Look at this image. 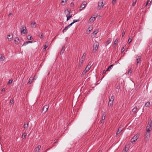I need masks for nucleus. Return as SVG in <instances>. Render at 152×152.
<instances>
[{
  "label": "nucleus",
  "mask_w": 152,
  "mask_h": 152,
  "mask_svg": "<svg viewBox=\"0 0 152 152\" xmlns=\"http://www.w3.org/2000/svg\"><path fill=\"white\" fill-rule=\"evenodd\" d=\"M114 99L115 97L114 96L112 95L110 97L108 103V106H110L113 104Z\"/></svg>",
  "instance_id": "nucleus-1"
},
{
  "label": "nucleus",
  "mask_w": 152,
  "mask_h": 152,
  "mask_svg": "<svg viewBox=\"0 0 152 152\" xmlns=\"http://www.w3.org/2000/svg\"><path fill=\"white\" fill-rule=\"evenodd\" d=\"M151 131L150 129H148L146 130V132L145 133V138H146L147 139H148L150 137V132Z\"/></svg>",
  "instance_id": "nucleus-2"
},
{
  "label": "nucleus",
  "mask_w": 152,
  "mask_h": 152,
  "mask_svg": "<svg viewBox=\"0 0 152 152\" xmlns=\"http://www.w3.org/2000/svg\"><path fill=\"white\" fill-rule=\"evenodd\" d=\"M138 137L137 134L135 135L131 140V142L132 143H134L137 139Z\"/></svg>",
  "instance_id": "nucleus-3"
},
{
  "label": "nucleus",
  "mask_w": 152,
  "mask_h": 152,
  "mask_svg": "<svg viewBox=\"0 0 152 152\" xmlns=\"http://www.w3.org/2000/svg\"><path fill=\"white\" fill-rule=\"evenodd\" d=\"M103 6V1L102 0H100L98 2V7L99 10L101 8H102Z\"/></svg>",
  "instance_id": "nucleus-4"
},
{
  "label": "nucleus",
  "mask_w": 152,
  "mask_h": 152,
  "mask_svg": "<svg viewBox=\"0 0 152 152\" xmlns=\"http://www.w3.org/2000/svg\"><path fill=\"white\" fill-rule=\"evenodd\" d=\"M26 31V28L24 26H22L21 28V32L22 33L25 34Z\"/></svg>",
  "instance_id": "nucleus-5"
},
{
  "label": "nucleus",
  "mask_w": 152,
  "mask_h": 152,
  "mask_svg": "<svg viewBox=\"0 0 152 152\" xmlns=\"http://www.w3.org/2000/svg\"><path fill=\"white\" fill-rule=\"evenodd\" d=\"M152 124V120L151 121H149L148 124L146 127V130H147L148 129H150L151 127V124Z\"/></svg>",
  "instance_id": "nucleus-6"
},
{
  "label": "nucleus",
  "mask_w": 152,
  "mask_h": 152,
  "mask_svg": "<svg viewBox=\"0 0 152 152\" xmlns=\"http://www.w3.org/2000/svg\"><path fill=\"white\" fill-rule=\"evenodd\" d=\"M49 106L48 105H45L42 108V110L44 111L45 113L48 110Z\"/></svg>",
  "instance_id": "nucleus-7"
},
{
  "label": "nucleus",
  "mask_w": 152,
  "mask_h": 152,
  "mask_svg": "<svg viewBox=\"0 0 152 152\" xmlns=\"http://www.w3.org/2000/svg\"><path fill=\"white\" fill-rule=\"evenodd\" d=\"M84 60V58H81L80 59L79 63V66H81L82 65L83 61Z\"/></svg>",
  "instance_id": "nucleus-8"
},
{
  "label": "nucleus",
  "mask_w": 152,
  "mask_h": 152,
  "mask_svg": "<svg viewBox=\"0 0 152 152\" xmlns=\"http://www.w3.org/2000/svg\"><path fill=\"white\" fill-rule=\"evenodd\" d=\"M15 42L16 44H18L20 43V41L19 40V39L18 37H16L15 39Z\"/></svg>",
  "instance_id": "nucleus-9"
},
{
  "label": "nucleus",
  "mask_w": 152,
  "mask_h": 152,
  "mask_svg": "<svg viewBox=\"0 0 152 152\" xmlns=\"http://www.w3.org/2000/svg\"><path fill=\"white\" fill-rule=\"evenodd\" d=\"M93 64H92V62H89L88 63V65L86 67L87 68V70H89L91 67L93 65Z\"/></svg>",
  "instance_id": "nucleus-10"
},
{
  "label": "nucleus",
  "mask_w": 152,
  "mask_h": 152,
  "mask_svg": "<svg viewBox=\"0 0 152 152\" xmlns=\"http://www.w3.org/2000/svg\"><path fill=\"white\" fill-rule=\"evenodd\" d=\"M96 17H94L93 18L92 17H91L90 19H89V23H92L93 22L94 20H96Z\"/></svg>",
  "instance_id": "nucleus-11"
},
{
  "label": "nucleus",
  "mask_w": 152,
  "mask_h": 152,
  "mask_svg": "<svg viewBox=\"0 0 152 152\" xmlns=\"http://www.w3.org/2000/svg\"><path fill=\"white\" fill-rule=\"evenodd\" d=\"M33 78L32 77H31L29 79L28 82L27 84H31L33 82Z\"/></svg>",
  "instance_id": "nucleus-12"
},
{
  "label": "nucleus",
  "mask_w": 152,
  "mask_h": 152,
  "mask_svg": "<svg viewBox=\"0 0 152 152\" xmlns=\"http://www.w3.org/2000/svg\"><path fill=\"white\" fill-rule=\"evenodd\" d=\"M31 25L32 27L34 28H35L36 27V23L35 22L33 21L31 23Z\"/></svg>",
  "instance_id": "nucleus-13"
},
{
  "label": "nucleus",
  "mask_w": 152,
  "mask_h": 152,
  "mask_svg": "<svg viewBox=\"0 0 152 152\" xmlns=\"http://www.w3.org/2000/svg\"><path fill=\"white\" fill-rule=\"evenodd\" d=\"M122 131V129H121V128H119L118 131H117L116 134V136H117V135L118 134Z\"/></svg>",
  "instance_id": "nucleus-14"
},
{
  "label": "nucleus",
  "mask_w": 152,
  "mask_h": 152,
  "mask_svg": "<svg viewBox=\"0 0 152 152\" xmlns=\"http://www.w3.org/2000/svg\"><path fill=\"white\" fill-rule=\"evenodd\" d=\"M7 38L8 39H10L12 40L13 38V34H9L8 35Z\"/></svg>",
  "instance_id": "nucleus-15"
},
{
  "label": "nucleus",
  "mask_w": 152,
  "mask_h": 152,
  "mask_svg": "<svg viewBox=\"0 0 152 152\" xmlns=\"http://www.w3.org/2000/svg\"><path fill=\"white\" fill-rule=\"evenodd\" d=\"M99 46V43L98 42L96 41L95 42L94 44L93 47H96L98 48Z\"/></svg>",
  "instance_id": "nucleus-16"
},
{
  "label": "nucleus",
  "mask_w": 152,
  "mask_h": 152,
  "mask_svg": "<svg viewBox=\"0 0 152 152\" xmlns=\"http://www.w3.org/2000/svg\"><path fill=\"white\" fill-rule=\"evenodd\" d=\"M150 102H148L145 104V106L146 107H150Z\"/></svg>",
  "instance_id": "nucleus-17"
},
{
  "label": "nucleus",
  "mask_w": 152,
  "mask_h": 152,
  "mask_svg": "<svg viewBox=\"0 0 152 152\" xmlns=\"http://www.w3.org/2000/svg\"><path fill=\"white\" fill-rule=\"evenodd\" d=\"M65 47L64 46L62 47V49L61 50L60 54H62L65 51Z\"/></svg>",
  "instance_id": "nucleus-18"
},
{
  "label": "nucleus",
  "mask_w": 152,
  "mask_h": 152,
  "mask_svg": "<svg viewBox=\"0 0 152 152\" xmlns=\"http://www.w3.org/2000/svg\"><path fill=\"white\" fill-rule=\"evenodd\" d=\"M106 114V113H103L102 116V121L104 120H105V118Z\"/></svg>",
  "instance_id": "nucleus-19"
},
{
  "label": "nucleus",
  "mask_w": 152,
  "mask_h": 152,
  "mask_svg": "<svg viewBox=\"0 0 152 152\" xmlns=\"http://www.w3.org/2000/svg\"><path fill=\"white\" fill-rule=\"evenodd\" d=\"M66 17H67L66 21H67L69 20V19L71 18L72 17V15H69L68 16V15H66Z\"/></svg>",
  "instance_id": "nucleus-20"
},
{
  "label": "nucleus",
  "mask_w": 152,
  "mask_h": 152,
  "mask_svg": "<svg viewBox=\"0 0 152 152\" xmlns=\"http://www.w3.org/2000/svg\"><path fill=\"white\" fill-rule=\"evenodd\" d=\"M137 107H134L133 109L132 110V112L134 113H135L137 112Z\"/></svg>",
  "instance_id": "nucleus-21"
},
{
  "label": "nucleus",
  "mask_w": 152,
  "mask_h": 152,
  "mask_svg": "<svg viewBox=\"0 0 152 152\" xmlns=\"http://www.w3.org/2000/svg\"><path fill=\"white\" fill-rule=\"evenodd\" d=\"M69 28V27L68 26L66 27L63 30V33H64V32H66Z\"/></svg>",
  "instance_id": "nucleus-22"
},
{
  "label": "nucleus",
  "mask_w": 152,
  "mask_h": 152,
  "mask_svg": "<svg viewBox=\"0 0 152 152\" xmlns=\"http://www.w3.org/2000/svg\"><path fill=\"white\" fill-rule=\"evenodd\" d=\"M28 124H25L24 125L23 127H24V129H26V128H27L28 127Z\"/></svg>",
  "instance_id": "nucleus-23"
},
{
  "label": "nucleus",
  "mask_w": 152,
  "mask_h": 152,
  "mask_svg": "<svg viewBox=\"0 0 152 152\" xmlns=\"http://www.w3.org/2000/svg\"><path fill=\"white\" fill-rule=\"evenodd\" d=\"M113 64H111V65H110V66H109L108 68L107 69V71H109L110 70V69H111V68L112 67H113Z\"/></svg>",
  "instance_id": "nucleus-24"
},
{
  "label": "nucleus",
  "mask_w": 152,
  "mask_h": 152,
  "mask_svg": "<svg viewBox=\"0 0 152 152\" xmlns=\"http://www.w3.org/2000/svg\"><path fill=\"white\" fill-rule=\"evenodd\" d=\"M111 42V40H109L106 42L105 43V45L107 46Z\"/></svg>",
  "instance_id": "nucleus-25"
},
{
  "label": "nucleus",
  "mask_w": 152,
  "mask_h": 152,
  "mask_svg": "<svg viewBox=\"0 0 152 152\" xmlns=\"http://www.w3.org/2000/svg\"><path fill=\"white\" fill-rule=\"evenodd\" d=\"M137 0H134V1H133V3L132 4V6H135L137 2Z\"/></svg>",
  "instance_id": "nucleus-26"
},
{
  "label": "nucleus",
  "mask_w": 152,
  "mask_h": 152,
  "mask_svg": "<svg viewBox=\"0 0 152 152\" xmlns=\"http://www.w3.org/2000/svg\"><path fill=\"white\" fill-rule=\"evenodd\" d=\"M39 36L41 38H42L43 37L42 33H40L39 34Z\"/></svg>",
  "instance_id": "nucleus-27"
},
{
  "label": "nucleus",
  "mask_w": 152,
  "mask_h": 152,
  "mask_svg": "<svg viewBox=\"0 0 152 152\" xmlns=\"http://www.w3.org/2000/svg\"><path fill=\"white\" fill-rule=\"evenodd\" d=\"M41 146L40 145H39L36 148H35V149H38V152L41 148Z\"/></svg>",
  "instance_id": "nucleus-28"
},
{
  "label": "nucleus",
  "mask_w": 152,
  "mask_h": 152,
  "mask_svg": "<svg viewBox=\"0 0 152 152\" xmlns=\"http://www.w3.org/2000/svg\"><path fill=\"white\" fill-rule=\"evenodd\" d=\"M118 39H116L115 41H114V44L113 45H115L117 43L118 41Z\"/></svg>",
  "instance_id": "nucleus-29"
},
{
  "label": "nucleus",
  "mask_w": 152,
  "mask_h": 152,
  "mask_svg": "<svg viewBox=\"0 0 152 152\" xmlns=\"http://www.w3.org/2000/svg\"><path fill=\"white\" fill-rule=\"evenodd\" d=\"M79 21H80V20L79 19H78L77 20H74L72 22H73V23H75L76 22H79Z\"/></svg>",
  "instance_id": "nucleus-30"
},
{
  "label": "nucleus",
  "mask_w": 152,
  "mask_h": 152,
  "mask_svg": "<svg viewBox=\"0 0 152 152\" xmlns=\"http://www.w3.org/2000/svg\"><path fill=\"white\" fill-rule=\"evenodd\" d=\"M137 64H138L140 62L141 59L140 58H138L137 59Z\"/></svg>",
  "instance_id": "nucleus-31"
},
{
  "label": "nucleus",
  "mask_w": 152,
  "mask_h": 152,
  "mask_svg": "<svg viewBox=\"0 0 152 152\" xmlns=\"http://www.w3.org/2000/svg\"><path fill=\"white\" fill-rule=\"evenodd\" d=\"M83 5H82L80 6V11H81L82 10H83V9L85 7V6H83L84 7H83Z\"/></svg>",
  "instance_id": "nucleus-32"
},
{
  "label": "nucleus",
  "mask_w": 152,
  "mask_h": 152,
  "mask_svg": "<svg viewBox=\"0 0 152 152\" xmlns=\"http://www.w3.org/2000/svg\"><path fill=\"white\" fill-rule=\"evenodd\" d=\"M32 38V37L31 36L28 35L27 36V39L28 40H31Z\"/></svg>",
  "instance_id": "nucleus-33"
},
{
  "label": "nucleus",
  "mask_w": 152,
  "mask_h": 152,
  "mask_svg": "<svg viewBox=\"0 0 152 152\" xmlns=\"http://www.w3.org/2000/svg\"><path fill=\"white\" fill-rule=\"evenodd\" d=\"M132 69L131 68L129 69V70L128 74H129V73H130L131 74L132 73Z\"/></svg>",
  "instance_id": "nucleus-34"
},
{
  "label": "nucleus",
  "mask_w": 152,
  "mask_h": 152,
  "mask_svg": "<svg viewBox=\"0 0 152 152\" xmlns=\"http://www.w3.org/2000/svg\"><path fill=\"white\" fill-rule=\"evenodd\" d=\"M125 31H126V30L124 29V30L123 32L122 33V37H123L124 36L125 34Z\"/></svg>",
  "instance_id": "nucleus-35"
},
{
  "label": "nucleus",
  "mask_w": 152,
  "mask_h": 152,
  "mask_svg": "<svg viewBox=\"0 0 152 152\" xmlns=\"http://www.w3.org/2000/svg\"><path fill=\"white\" fill-rule=\"evenodd\" d=\"M26 136V134L25 133H23L22 134V137L23 138H24V137Z\"/></svg>",
  "instance_id": "nucleus-36"
},
{
  "label": "nucleus",
  "mask_w": 152,
  "mask_h": 152,
  "mask_svg": "<svg viewBox=\"0 0 152 152\" xmlns=\"http://www.w3.org/2000/svg\"><path fill=\"white\" fill-rule=\"evenodd\" d=\"M28 44V41L25 42L22 45V46H26V45H27Z\"/></svg>",
  "instance_id": "nucleus-37"
},
{
  "label": "nucleus",
  "mask_w": 152,
  "mask_h": 152,
  "mask_svg": "<svg viewBox=\"0 0 152 152\" xmlns=\"http://www.w3.org/2000/svg\"><path fill=\"white\" fill-rule=\"evenodd\" d=\"M37 78V76L36 75H35L34 77L33 78V79L34 80H36Z\"/></svg>",
  "instance_id": "nucleus-38"
},
{
  "label": "nucleus",
  "mask_w": 152,
  "mask_h": 152,
  "mask_svg": "<svg viewBox=\"0 0 152 152\" xmlns=\"http://www.w3.org/2000/svg\"><path fill=\"white\" fill-rule=\"evenodd\" d=\"M89 70H87V67H86L85 69L83 71L84 72V74H86V72H88Z\"/></svg>",
  "instance_id": "nucleus-39"
},
{
  "label": "nucleus",
  "mask_w": 152,
  "mask_h": 152,
  "mask_svg": "<svg viewBox=\"0 0 152 152\" xmlns=\"http://www.w3.org/2000/svg\"><path fill=\"white\" fill-rule=\"evenodd\" d=\"M132 41V39H131V38H129V39H128V43L129 44Z\"/></svg>",
  "instance_id": "nucleus-40"
},
{
  "label": "nucleus",
  "mask_w": 152,
  "mask_h": 152,
  "mask_svg": "<svg viewBox=\"0 0 152 152\" xmlns=\"http://www.w3.org/2000/svg\"><path fill=\"white\" fill-rule=\"evenodd\" d=\"M98 48L96 47H93V50H95V51H96L98 49Z\"/></svg>",
  "instance_id": "nucleus-41"
},
{
  "label": "nucleus",
  "mask_w": 152,
  "mask_h": 152,
  "mask_svg": "<svg viewBox=\"0 0 152 152\" xmlns=\"http://www.w3.org/2000/svg\"><path fill=\"white\" fill-rule=\"evenodd\" d=\"M5 59V58H0V61H4Z\"/></svg>",
  "instance_id": "nucleus-42"
},
{
  "label": "nucleus",
  "mask_w": 152,
  "mask_h": 152,
  "mask_svg": "<svg viewBox=\"0 0 152 152\" xmlns=\"http://www.w3.org/2000/svg\"><path fill=\"white\" fill-rule=\"evenodd\" d=\"M98 31H95L93 32V34L96 35L98 33Z\"/></svg>",
  "instance_id": "nucleus-43"
},
{
  "label": "nucleus",
  "mask_w": 152,
  "mask_h": 152,
  "mask_svg": "<svg viewBox=\"0 0 152 152\" xmlns=\"http://www.w3.org/2000/svg\"><path fill=\"white\" fill-rule=\"evenodd\" d=\"M128 150V148H127L125 147V149L124 150L125 152H127Z\"/></svg>",
  "instance_id": "nucleus-44"
},
{
  "label": "nucleus",
  "mask_w": 152,
  "mask_h": 152,
  "mask_svg": "<svg viewBox=\"0 0 152 152\" xmlns=\"http://www.w3.org/2000/svg\"><path fill=\"white\" fill-rule=\"evenodd\" d=\"M12 80H10L9 81L8 83V84H11V83H12Z\"/></svg>",
  "instance_id": "nucleus-45"
},
{
  "label": "nucleus",
  "mask_w": 152,
  "mask_h": 152,
  "mask_svg": "<svg viewBox=\"0 0 152 152\" xmlns=\"http://www.w3.org/2000/svg\"><path fill=\"white\" fill-rule=\"evenodd\" d=\"M121 88V86L119 85H118L116 87V89L119 90L120 88Z\"/></svg>",
  "instance_id": "nucleus-46"
},
{
  "label": "nucleus",
  "mask_w": 152,
  "mask_h": 152,
  "mask_svg": "<svg viewBox=\"0 0 152 152\" xmlns=\"http://www.w3.org/2000/svg\"><path fill=\"white\" fill-rule=\"evenodd\" d=\"M125 48L124 47H123L122 48L121 50V52L122 53L123 52H124V50H125Z\"/></svg>",
  "instance_id": "nucleus-47"
},
{
  "label": "nucleus",
  "mask_w": 152,
  "mask_h": 152,
  "mask_svg": "<svg viewBox=\"0 0 152 152\" xmlns=\"http://www.w3.org/2000/svg\"><path fill=\"white\" fill-rule=\"evenodd\" d=\"M13 99H11V100H10V103H11L12 104H13Z\"/></svg>",
  "instance_id": "nucleus-48"
},
{
  "label": "nucleus",
  "mask_w": 152,
  "mask_h": 152,
  "mask_svg": "<svg viewBox=\"0 0 152 152\" xmlns=\"http://www.w3.org/2000/svg\"><path fill=\"white\" fill-rule=\"evenodd\" d=\"M73 24H74V23H73V22H72V23H71L68 26L69 28V27H70L71 26H72V25Z\"/></svg>",
  "instance_id": "nucleus-49"
},
{
  "label": "nucleus",
  "mask_w": 152,
  "mask_h": 152,
  "mask_svg": "<svg viewBox=\"0 0 152 152\" xmlns=\"http://www.w3.org/2000/svg\"><path fill=\"white\" fill-rule=\"evenodd\" d=\"M67 1V0H62L61 1V3H63L64 2H66Z\"/></svg>",
  "instance_id": "nucleus-50"
},
{
  "label": "nucleus",
  "mask_w": 152,
  "mask_h": 152,
  "mask_svg": "<svg viewBox=\"0 0 152 152\" xmlns=\"http://www.w3.org/2000/svg\"><path fill=\"white\" fill-rule=\"evenodd\" d=\"M87 4V3L86 2H84L83 3V6H85V5H86Z\"/></svg>",
  "instance_id": "nucleus-51"
},
{
  "label": "nucleus",
  "mask_w": 152,
  "mask_h": 152,
  "mask_svg": "<svg viewBox=\"0 0 152 152\" xmlns=\"http://www.w3.org/2000/svg\"><path fill=\"white\" fill-rule=\"evenodd\" d=\"M112 3L113 4H115V3H116V0H112Z\"/></svg>",
  "instance_id": "nucleus-52"
},
{
  "label": "nucleus",
  "mask_w": 152,
  "mask_h": 152,
  "mask_svg": "<svg viewBox=\"0 0 152 152\" xmlns=\"http://www.w3.org/2000/svg\"><path fill=\"white\" fill-rule=\"evenodd\" d=\"M68 10V11L69 12V14L68 15H70V14L71 13V11L70 10H69L68 9H67Z\"/></svg>",
  "instance_id": "nucleus-53"
},
{
  "label": "nucleus",
  "mask_w": 152,
  "mask_h": 152,
  "mask_svg": "<svg viewBox=\"0 0 152 152\" xmlns=\"http://www.w3.org/2000/svg\"><path fill=\"white\" fill-rule=\"evenodd\" d=\"M92 28L90 27H89L88 28L89 31H91L92 30Z\"/></svg>",
  "instance_id": "nucleus-54"
},
{
  "label": "nucleus",
  "mask_w": 152,
  "mask_h": 152,
  "mask_svg": "<svg viewBox=\"0 0 152 152\" xmlns=\"http://www.w3.org/2000/svg\"><path fill=\"white\" fill-rule=\"evenodd\" d=\"M47 46L46 45H45L44 46L43 49L45 50H46V48H47Z\"/></svg>",
  "instance_id": "nucleus-55"
},
{
  "label": "nucleus",
  "mask_w": 152,
  "mask_h": 152,
  "mask_svg": "<svg viewBox=\"0 0 152 152\" xmlns=\"http://www.w3.org/2000/svg\"><path fill=\"white\" fill-rule=\"evenodd\" d=\"M70 5H71V7H73V6H74V3H72H72H71V4H70Z\"/></svg>",
  "instance_id": "nucleus-56"
},
{
  "label": "nucleus",
  "mask_w": 152,
  "mask_h": 152,
  "mask_svg": "<svg viewBox=\"0 0 152 152\" xmlns=\"http://www.w3.org/2000/svg\"><path fill=\"white\" fill-rule=\"evenodd\" d=\"M58 140L55 139L54 140V143H56L58 142Z\"/></svg>",
  "instance_id": "nucleus-57"
},
{
  "label": "nucleus",
  "mask_w": 152,
  "mask_h": 152,
  "mask_svg": "<svg viewBox=\"0 0 152 152\" xmlns=\"http://www.w3.org/2000/svg\"><path fill=\"white\" fill-rule=\"evenodd\" d=\"M5 91V89L4 88H2L1 90V91L2 92Z\"/></svg>",
  "instance_id": "nucleus-58"
},
{
  "label": "nucleus",
  "mask_w": 152,
  "mask_h": 152,
  "mask_svg": "<svg viewBox=\"0 0 152 152\" xmlns=\"http://www.w3.org/2000/svg\"><path fill=\"white\" fill-rule=\"evenodd\" d=\"M12 14L11 13H9V14L8 15V16H9V17H10V16H12Z\"/></svg>",
  "instance_id": "nucleus-59"
},
{
  "label": "nucleus",
  "mask_w": 152,
  "mask_h": 152,
  "mask_svg": "<svg viewBox=\"0 0 152 152\" xmlns=\"http://www.w3.org/2000/svg\"><path fill=\"white\" fill-rule=\"evenodd\" d=\"M107 71V70H104L103 71V73L104 74H105L106 72V71Z\"/></svg>",
  "instance_id": "nucleus-60"
},
{
  "label": "nucleus",
  "mask_w": 152,
  "mask_h": 152,
  "mask_svg": "<svg viewBox=\"0 0 152 152\" xmlns=\"http://www.w3.org/2000/svg\"><path fill=\"white\" fill-rule=\"evenodd\" d=\"M28 44L29 43H33V42L32 41H28Z\"/></svg>",
  "instance_id": "nucleus-61"
},
{
  "label": "nucleus",
  "mask_w": 152,
  "mask_h": 152,
  "mask_svg": "<svg viewBox=\"0 0 152 152\" xmlns=\"http://www.w3.org/2000/svg\"><path fill=\"white\" fill-rule=\"evenodd\" d=\"M85 74H84V72L83 71V73H82V75H81L82 76H83V75H85Z\"/></svg>",
  "instance_id": "nucleus-62"
},
{
  "label": "nucleus",
  "mask_w": 152,
  "mask_h": 152,
  "mask_svg": "<svg viewBox=\"0 0 152 152\" xmlns=\"http://www.w3.org/2000/svg\"><path fill=\"white\" fill-rule=\"evenodd\" d=\"M150 2V1L149 0H148L147 1V3H146L147 5H148V2Z\"/></svg>",
  "instance_id": "nucleus-63"
},
{
  "label": "nucleus",
  "mask_w": 152,
  "mask_h": 152,
  "mask_svg": "<svg viewBox=\"0 0 152 152\" xmlns=\"http://www.w3.org/2000/svg\"><path fill=\"white\" fill-rule=\"evenodd\" d=\"M86 56V54L84 53L83 55V56H82V57H83V56Z\"/></svg>",
  "instance_id": "nucleus-64"
}]
</instances>
